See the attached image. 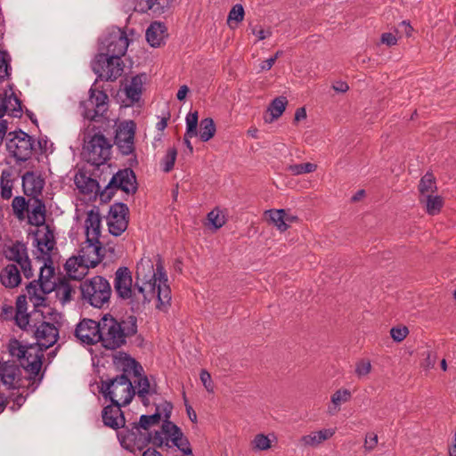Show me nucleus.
Wrapping results in <instances>:
<instances>
[{
	"label": "nucleus",
	"instance_id": "0eeeda50",
	"mask_svg": "<svg viewBox=\"0 0 456 456\" xmlns=\"http://www.w3.org/2000/svg\"><path fill=\"white\" fill-rule=\"evenodd\" d=\"M117 190L127 194H134L137 191L136 176L131 168L119 170L111 177L101 192V201H110Z\"/></svg>",
	"mask_w": 456,
	"mask_h": 456
},
{
	"label": "nucleus",
	"instance_id": "6ab92c4d",
	"mask_svg": "<svg viewBox=\"0 0 456 456\" xmlns=\"http://www.w3.org/2000/svg\"><path fill=\"white\" fill-rule=\"evenodd\" d=\"M79 256H81L80 261L87 264V267H95L103 258L102 254V242L101 240L87 241L86 240L85 244L82 246Z\"/></svg>",
	"mask_w": 456,
	"mask_h": 456
},
{
	"label": "nucleus",
	"instance_id": "a19ab883",
	"mask_svg": "<svg viewBox=\"0 0 456 456\" xmlns=\"http://www.w3.org/2000/svg\"><path fill=\"white\" fill-rule=\"evenodd\" d=\"M437 186L434 175L432 173H426L419 183V198L426 197L428 194H433L436 191Z\"/></svg>",
	"mask_w": 456,
	"mask_h": 456
},
{
	"label": "nucleus",
	"instance_id": "5fc2aeb1",
	"mask_svg": "<svg viewBox=\"0 0 456 456\" xmlns=\"http://www.w3.org/2000/svg\"><path fill=\"white\" fill-rule=\"evenodd\" d=\"M252 444L254 445V449L259 451H265L271 447L270 439L263 434L256 435L252 441Z\"/></svg>",
	"mask_w": 456,
	"mask_h": 456
},
{
	"label": "nucleus",
	"instance_id": "ddd939ff",
	"mask_svg": "<svg viewBox=\"0 0 456 456\" xmlns=\"http://www.w3.org/2000/svg\"><path fill=\"white\" fill-rule=\"evenodd\" d=\"M135 128V123L133 120H128L121 122L116 130L115 144L124 156L134 152Z\"/></svg>",
	"mask_w": 456,
	"mask_h": 456
},
{
	"label": "nucleus",
	"instance_id": "4d7b16f0",
	"mask_svg": "<svg viewBox=\"0 0 456 456\" xmlns=\"http://www.w3.org/2000/svg\"><path fill=\"white\" fill-rule=\"evenodd\" d=\"M371 370L370 361L362 359L356 362L355 373L359 378L367 376Z\"/></svg>",
	"mask_w": 456,
	"mask_h": 456
},
{
	"label": "nucleus",
	"instance_id": "052dcab7",
	"mask_svg": "<svg viewBox=\"0 0 456 456\" xmlns=\"http://www.w3.org/2000/svg\"><path fill=\"white\" fill-rule=\"evenodd\" d=\"M409 330L405 326L403 327H394L390 330V335L392 338L396 342L403 341L406 336L408 335Z\"/></svg>",
	"mask_w": 456,
	"mask_h": 456
},
{
	"label": "nucleus",
	"instance_id": "b1692460",
	"mask_svg": "<svg viewBox=\"0 0 456 456\" xmlns=\"http://www.w3.org/2000/svg\"><path fill=\"white\" fill-rule=\"evenodd\" d=\"M45 232L43 237L35 239L37 251L40 252L42 257H46L52 263L51 251L53 249L56 242L54 239V229L49 224L45 225Z\"/></svg>",
	"mask_w": 456,
	"mask_h": 456
},
{
	"label": "nucleus",
	"instance_id": "bf43d9fd",
	"mask_svg": "<svg viewBox=\"0 0 456 456\" xmlns=\"http://www.w3.org/2000/svg\"><path fill=\"white\" fill-rule=\"evenodd\" d=\"M244 19V9L241 4H235L229 12L228 20L240 22Z\"/></svg>",
	"mask_w": 456,
	"mask_h": 456
},
{
	"label": "nucleus",
	"instance_id": "4be33fe9",
	"mask_svg": "<svg viewBox=\"0 0 456 456\" xmlns=\"http://www.w3.org/2000/svg\"><path fill=\"white\" fill-rule=\"evenodd\" d=\"M22 189L27 196L33 199L42 194L45 180L41 175H37L33 171H28L22 175Z\"/></svg>",
	"mask_w": 456,
	"mask_h": 456
},
{
	"label": "nucleus",
	"instance_id": "f257e3e1",
	"mask_svg": "<svg viewBox=\"0 0 456 456\" xmlns=\"http://www.w3.org/2000/svg\"><path fill=\"white\" fill-rule=\"evenodd\" d=\"M138 331L137 318L128 315L121 319L107 314L102 317L100 342L108 350H117L126 345L127 338Z\"/></svg>",
	"mask_w": 456,
	"mask_h": 456
},
{
	"label": "nucleus",
	"instance_id": "9d476101",
	"mask_svg": "<svg viewBox=\"0 0 456 456\" xmlns=\"http://www.w3.org/2000/svg\"><path fill=\"white\" fill-rule=\"evenodd\" d=\"M6 150L17 164L28 160L33 153L34 140L26 132L19 129L8 133Z\"/></svg>",
	"mask_w": 456,
	"mask_h": 456
},
{
	"label": "nucleus",
	"instance_id": "7ed1b4c3",
	"mask_svg": "<svg viewBox=\"0 0 456 456\" xmlns=\"http://www.w3.org/2000/svg\"><path fill=\"white\" fill-rule=\"evenodd\" d=\"M37 261L43 262L40 266V273L37 280L30 281L26 286L27 294L35 306L43 305L45 301V295L53 291L56 279L53 262L50 263L46 257L37 256Z\"/></svg>",
	"mask_w": 456,
	"mask_h": 456
},
{
	"label": "nucleus",
	"instance_id": "473e14b6",
	"mask_svg": "<svg viewBox=\"0 0 456 456\" xmlns=\"http://www.w3.org/2000/svg\"><path fill=\"white\" fill-rule=\"evenodd\" d=\"M134 377L137 378V380H134V388H137L135 394H137V395L141 398L142 403L147 405L149 401L148 395L157 393L156 385L151 386L149 379L147 376L143 375V372L141 373L140 376Z\"/></svg>",
	"mask_w": 456,
	"mask_h": 456
},
{
	"label": "nucleus",
	"instance_id": "864d4df0",
	"mask_svg": "<svg viewBox=\"0 0 456 456\" xmlns=\"http://www.w3.org/2000/svg\"><path fill=\"white\" fill-rule=\"evenodd\" d=\"M177 156V151L175 148H169L167 151L166 156L163 159V171L166 173L170 172L175 166V162Z\"/></svg>",
	"mask_w": 456,
	"mask_h": 456
},
{
	"label": "nucleus",
	"instance_id": "4c0bfd02",
	"mask_svg": "<svg viewBox=\"0 0 456 456\" xmlns=\"http://www.w3.org/2000/svg\"><path fill=\"white\" fill-rule=\"evenodd\" d=\"M145 74L136 75L132 77V80L128 86H126V95L131 101L132 103L139 102L142 91V78Z\"/></svg>",
	"mask_w": 456,
	"mask_h": 456
},
{
	"label": "nucleus",
	"instance_id": "20e7f679",
	"mask_svg": "<svg viewBox=\"0 0 456 456\" xmlns=\"http://www.w3.org/2000/svg\"><path fill=\"white\" fill-rule=\"evenodd\" d=\"M100 393L112 403L126 406L132 402L135 388L130 379L126 374H121L113 379L102 380Z\"/></svg>",
	"mask_w": 456,
	"mask_h": 456
},
{
	"label": "nucleus",
	"instance_id": "cd10ccee",
	"mask_svg": "<svg viewBox=\"0 0 456 456\" xmlns=\"http://www.w3.org/2000/svg\"><path fill=\"white\" fill-rule=\"evenodd\" d=\"M46 208L43 200L33 199L31 209L28 211V223L34 226H45Z\"/></svg>",
	"mask_w": 456,
	"mask_h": 456
},
{
	"label": "nucleus",
	"instance_id": "e2e57ef3",
	"mask_svg": "<svg viewBox=\"0 0 456 456\" xmlns=\"http://www.w3.org/2000/svg\"><path fill=\"white\" fill-rule=\"evenodd\" d=\"M19 265L20 266L25 278L30 279L34 276L31 262L28 256H26V258H23V261L21 264H19Z\"/></svg>",
	"mask_w": 456,
	"mask_h": 456
},
{
	"label": "nucleus",
	"instance_id": "6e6552de",
	"mask_svg": "<svg viewBox=\"0 0 456 456\" xmlns=\"http://www.w3.org/2000/svg\"><path fill=\"white\" fill-rule=\"evenodd\" d=\"M114 290L118 297L123 300H130L132 310L138 308L142 304V294L133 286L132 273L126 266H120L115 272Z\"/></svg>",
	"mask_w": 456,
	"mask_h": 456
},
{
	"label": "nucleus",
	"instance_id": "7c9ffc66",
	"mask_svg": "<svg viewBox=\"0 0 456 456\" xmlns=\"http://www.w3.org/2000/svg\"><path fill=\"white\" fill-rule=\"evenodd\" d=\"M81 256H73L67 260L65 270L69 278L73 280H81L87 273V264L80 261Z\"/></svg>",
	"mask_w": 456,
	"mask_h": 456
},
{
	"label": "nucleus",
	"instance_id": "bb28decb",
	"mask_svg": "<svg viewBox=\"0 0 456 456\" xmlns=\"http://www.w3.org/2000/svg\"><path fill=\"white\" fill-rule=\"evenodd\" d=\"M134 11L144 13L151 11L155 14L164 13L171 5L172 0H135Z\"/></svg>",
	"mask_w": 456,
	"mask_h": 456
},
{
	"label": "nucleus",
	"instance_id": "f8f14e48",
	"mask_svg": "<svg viewBox=\"0 0 456 456\" xmlns=\"http://www.w3.org/2000/svg\"><path fill=\"white\" fill-rule=\"evenodd\" d=\"M111 147L112 145L103 134H95L86 142L83 155L88 163L99 167L110 159Z\"/></svg>",
	"mask_w": 456,
	"mask_h": 456
},
{
	"label": "nucleus",
	"instance_id": "de8ad7c7",
	"mask_svg": "<svg viewBox=\"0 0 456 456\" xmlns=\"http://www.w3.org/2000/svg\"><path fill=\"white\" fill-rule=\"evenodd\" d=\"M11 56L6 51L0 50V81H4L11 77Z\"/></svg>",
	"mask_w": 456,
	"mask_h": 456
},
{
	"label": "nucleus",
	"instance_id": "8fccbe9b",
	"mask_svg": "<svg viewBox=\"0 0 456 456\" xmlns=\"http://www.w3.org/2000/svg\"><path fill=\"white\" fill-rule=\"evenodd\" d=\"M27 347V346L21 345V343L15 338L11 339L8 344V350L10 354L13 357H17L20 362L24 357Z\"/></svg>",
	"mask_w": 456,
	"mask_h": 456
},
{
	"label": "nucleus",
	"instance_id": "393cba45",
	"mask_svg": "<svg viewBox=\"0 0 456 456\" xmlns=\"http://www.w3.org/2000/svg\"><path fill=\"white\" fill-rule=\"evenodd\" d=\"M102 217L98 210H90L85 221L87 241L100 240Z\"/></svg>",
	"mask_w": 456,
	"mask_h": 456
},
{
	"label": "nucleus",
	"instance_id": "680f3d73",
	"mask_svg": "<svg viewBox=\"0 0 456 456\" xmlns=\"http://www.w3.org/2000/svg\"><path fill=\"white\" fill-rule=\"evenodd\" d=\"M19 265L20 266L25 278L30 279L34 276L31 262L28 256H26V258H23V261L21 264H19Z\"/></svg>",
	"mask_w": 456,
	"mask_h": 456
},
{
	"label": "nucleus",
	"instance_id": "39448f33",
	"mask_svg": "<svg viewBox=\"0 0 456 456\" xmlns=\"http://www.w3.org/2000/svg\"><path fill=\"white\" fill-rule=\"evenodd\" d=\"M82 299L95 308H102L110 303L112 293L108 280L102 276H94L82 281L79 286Z\"/></svg>",
	"mask_w": 456,
	"mask_h": 456
},
{
	"label": "nucleus",
	"instance_id": "338daca9",
	"mask_svg": "<svg viewBox=\"0 0 456 456\" xmlns=\"http://www.w3.org/2000/svg\"><path fill=\"white\" fill-rule=\"evenodd\" d=\"M397 37L390 32L383 33L380 37V42L387 46H393L397 44Z\"/></svg>",
	"mask_w": 456,
	"mask_h": 456
},
{
	"label": "nucleus",
	"instance_id": "37998d69",
	"mask_svg": "<svg viewBox=\"0 0 456 456\" xmlns=\"http://www.w3.org/2000/svg\"><path fill=\"white\" fill-rule=\"evenodd\" d=\"M265 215L269 216L280 232H285L289 227V224L285 222V209H270L265 212Z\"/></svg>",
	"mask_w": 456,
	"mask_h": 456
},
{
	"label": "nucleus",
	"instance_id": "c756f323",
	"mask_svg": "<svg viewBox=\"0 0 456 456\" xmlns=\"http://www.w3.org/2000/svg\"><path fill=\"white\" fill-rule=\"evenodd\" d=\"M167 36V27L162 22H152L146 30V40L152 47H159Z\"/></svg>",
	"mask_w": 456,
	"mask_h": 456
},
{
	"label": "nucleus",
	"instance_id": "c03bdc74",
	"mask_svg": "<svg viewBox=\"0 0 456 456\" xmlns=\"http://www.w3.org/2000/svg\"><path fill=\"white\" fill-rule=\"evenodd\" d=\"M160 419L161 412L159 411V406H158L155 413L151 415H141L139 421L136 423L142 430L149 432V429L151 427L158 425Z\"/></svg>",
	"mask_w": 456,
	"mask_h": 456
},
{
	"label": "nucleus",
	"instance_id": "dca6fc26",
	"mask_svg": "<svg viewBox=\"0 0 456 456\" xmlns=\"http://www.w3.org/2000/svg\"><path fill=\"white\" fill-rule=\"evenodd\" d=\"M102 45L107 50L105 53L122 57L126 53L129 40L126 31L119 28H113L104 38Z\"/></svg>",
	"mask_w": 456,
	"mask_h": 456
},
{
	"label": "nucleus",
	"instance_id": "c9c22d12",
	"mask_svg": "<svg viewBox=\"0 0 456 456\" xmlns=\"http://www.w3.org/2000/svg\"><path fill=\"white\" fill-rule=\"evenodd\" d=\"M334 434L335 431L330 428L322 429L318 432H312L309 435L303 436L300 438V443L304 446L315 447L330 438Z\"/></svg>",
	"mask_w": 456,
	"mask_h": 456
},
{
	"label": "nucleus",
	"instance_id": "09e8293b",
	"mask_svg": "<svg viewBox=\"0 0 456 456\" xmlns=\"http://www.w3.org/2000/svg\"><path fill=\"white\" fill-rule=\"evenodd\" d=\"M317 168V166L313 163H302V164H294L289 165L286 167V170L289 171L293 175H298L302 174H308L314 172Z\"/></svg>",
	"mask_w": 456,
	"mask_h": 456
},
{
	"label": "nucleus",
	"instance_id": "9b49d317",
	"mask_svg": "<svg viewBox=\"0 0 456 456\" xmlns=\"http://www.w3.org/2000/svg\"><path fill=\"white\" fill-rule=\"evenodd\" d=\"M92 69L98 75V78L115 81L123 73L124 62L119 56L100 53L92 62Z\"/></svg>",
	"mask_w": 456,
	"mask_h": 456
},
{
	"label": "nucleus",
	"instance_id": "774afa93",
	"mask_svg": "<svg viewBox=\"0 0 456 456\" xmlns=\"http://www.w3.org/2000/svg\"><path fill=\"white\" fill-rule=\"evenodd\" d=\"M200 378L205 388L208 391H213L211 376L206 370L200 371Z\"/></svg>",
	"mask_w": 456,
	"mask_h": 456
},
{
	"label": "nucleus",
	"instance_id": "49530a36",
	"mask_svg": "<svg viewBox=\"0 0 456 456\" xmlns=\"http://www.w3.org/2000/svg\"><path fill=\"white\" fill-rule=\"evenodd\" d=\"M14 216L19 220L25 219V213L28 211V201L22 196H16L12 202Z\"/></svg>",
	"mask_w": 456,
	"mask_h": 456
},
{
	"label": "nucleus",
	"instance_id": "e433bc0d",
	"mask_svg": "<svg viewBox=\"0 0 456 456\" xmlns=\"http://www.w3.org/2000/svg\"><path fill=\"white\" fill-rule=\"evenodd\" d=\"M58 281L53 291H55L57 298L64 305L72 299L75 289L66 278L58 279Z\"/></svg>",
	"mask_w": 456,
	"mask_h": 456
},
{
	"label": "nucleus",
	"instance_id": "2f4dec72",
	"mask_svg": "<svg viewBox=\"0 0 456 456\" xmlns=\"http://www.w3.org/2000/svg\"><path fill=\"white\" fill-rule=\"evenodd\" d=\"M8 104L12 106L10 109L12 116L20 117L22 111L21 102L14 93H12L9 96L5 94L4 97L0 94V118L7 112Z\"/></svg>",
	"mask_w": 456,
	"mask_h": 456
},
{
	"label": "nucleus",
	"instance_id": "2eb2a0df",
	"mask_svg": "<svg viewBox=\"0 0 456 456\" xmlns=\"http://www.w3.org/2000/svg\"><path fill=\"white\" fill-rule=\"evenodd\" d=\"M127 213L128 208L125 203L118 202L110 207L108 216V226L110 234L117 237L126 230L128 225Z\"/></svg>",
	"mask_w": 456,
	"mask_h": 456
},
{
	"label": "nucleus",
	"instance_id": "3c124183",
	"mask_svg": "<svg viewBox=\"0 0 456 456\" xmlns=\"http://www.w3.org/2000/svg\"><path fill=\"white\" fill-rule=\"evenodd\" d=\"M198 111L190 112L186 117V132L188 136H197Z\"/></svg>",
	"mask_w": 456,
	"mask_h": 456
},
{
	"label": "nucleus",
	"instance_id": "58836bf2",
	"mask_svg": "<svg viewBox=\"0 0 456 456\" xmlns=\"http://www.w3.org/2000/svg\"><path fill=\"white\" fill-rule=\"evenodd\" d=\"M352 394L348 389H338L331 396V403L332 405L329 406L328 411L330 414L334 415L339 410V406L342 403H347L351 400Z\"/></svg>",
	"mask_w": 456,
	"mask_h": 456
},
{
	"label": "nucleus",
	"instance_id": "72a5a7b5",
	"mask_svg": "<svg viewBox=\"0 0 456 456\" xmlns=\"http://www.w3.org/2000/svg\"><path fill=\"white\" fill-rule=\"evenodd\" d=\"M4 254L6 259L19 265L21 264L23 258L28 256V248L25 243L17 240L12 245L6 246Z\"/></svg>",
	"mask_w": 456,
	"mask_h": 456
},
{
	"label": "nucleus",
	"instance_id": "412c9836",
	"mask_svg": "<svg viewBox=\"0 0 456 456\" xmlns=\"http://www.w3.org/2000/svg\"><path fill=\"white\" fill-rule=\"evenodd\" d=\"M0 378L3 384L8 388L21 387V370L15 362H5L0 368Z\"/></svg>",
	"mask_w": 456,
	"mask_h": 456
},
{
	"label": "nucleus",
	"instance_id": "13d9d810",
	"mask_svg": "<svg viewBox=\"0 0 456 456\" xmlns=\"http://www.w3.org/2000/svg\"><path fill=\"white\" fill-rule=\"evenodd\" d=\"M155 447H162L166 445V436L163 431V424L161 425L160 430H156L154 434L151 433V443Z\"/></svg>",
	"mask_w": 456,
	"mask_h": 456
},
{
	"label": "nucleus",
	"instance_id": "f704fd0d",
	"mask_svg": "<svg viewBox=\"0 0 456 456\" xmlns=\"http://www.w3.org/2000/svg\"><path fill=\"white\" fill-rule=\"evenodd\" d=\"M167 276L166 275V279H163V281L160 279H158L156 282V290L155 295L157 294L159 304L157 308L162 311H166L167 307L170 305L171 301V289L169 286L167 284Z\"/></svg>",
	"mask_w": 456,
	"mask_h": 456
},
{
	"label": "nucleus",
	"instance_id": "4468645a",
	"mask_svg": "<svg viewBox=\"0 0 456 456\" xmlns=\"http://www.w3.org/2000/svg\"><path fill=\"white\" fill-rule=\"evenodd\" d=\"M163 431L166 436V446H175L184 455L193 456L191 444L182 429L172 421H163Z\"/></svg>",
	"mask_w": 456,
	"mask_h": 456
},
{
	"label": "nucleus",
	"instance_id": "f03ea898",
	"mask_svg": "<svg viewBox=\"0 0 456 456\" xmlns=\"http://www.w3.org/2000/svg\"><path fill=\"white\" fill-rule=\"evenodd\" d=\"M158 279H160L162 281L163 279H166V271L160 256H158L155 267L150 259H142L137 264L135 272V289L142 294V305L151 302L154 297Z\"/></svg>",
	"mask_w": 456,
	"mask_h": 456
},
{
	"label": "nucleus",
	"instance_id": "0e129e2a",
	"mask_svg": "<svg viewBox=\"0 0 456 456\" xmlns=\"http://www.w3.org/2000/svg\"><path fill=\"white\" fill-rule=\"evenodd\" d=\"M15 322L20 328L25 330L28 325L29 315L27 313H18L15 314Z\"/></svg>",
	"mask_w": 456,
	"mask_h": 456
},
{
	"label": "nucleus",
	"instance_id": "aec40b11",
	"mask_svg": "<svg viewBox=\"0 0 456 456\" xmlns=\"http://www.w3.org/2000/svg\"><path fill=\"white\" fill-rule=\"evenodd\" d=\"M118 403H110L102 411V419L104 426L114 430H118L126 424V418Z\"/></svg>",
	"mask_w": 456,
	"mask_h": 456
},
{
	"label": "nucleus",
	"instance_id": "69168bd1",
	"mask_svg": "<svg viewBox=\"0 0 456 456\" xmlns=\"http://www.w3.org/2000/svg\"><path fill=\"white\" fill-rule=\"evenodd\" d=\"M378 444V436L373 433H369L365 436L364 448L367 451L373 450Z\"/></svg>",
	"mask_w": 456,
	"mask_h": 456
},
{
	"label": "nucleus",
	"instance_id": "a18cd8bd",
	"mask_svg": "<svg viewBox=\"0 0 456 456\" xmlns=\"http://www.w3.org/2000/svg\"><path fill=\"white\" fill-rule=\"evenodd\" d=\"M216 133V126L211 118H203L200 124V137L202 142L209 141Z\"/></svg>",
	"mask_w": 456,
	"mask_h": 456
},
{
	"label": "nucleus",
	"instance_id": "c85d7f7f",
	"mask_svg": "<svg viewBox=\"0 0 456 456\" xmlns=\"http://www.w3.org/2000/svg\"><path fill=\"white\" fill-rule=\"evenodd\" d=\"M0 281L9 289L18 287L21 282V276L16 265L9 264L0 272Z\"/></svg>",
	"mask_w": 456,
	"mask_h": 456
},
{
	"label": "nucleus",
	"instance_id": "5701e85b",
	"mask_svg": "<svg viewBox=\"0 0 456 456\" xmlns=\"http://www.w3.org/2000/svg\"><path fill=\"white\" fill-rule=\"evenodd\" d=\"M114 364L120 368L123 371L122 374H126L128 377V374H133L134 376H140L141 373L143 372V369L142 365L134 358H132L128 354L124 352H119L113 358Z\"/></svg>",
	"mask_w": 456,
	"mask_h": 456
},
{
	"label": "nucleus",
	"instance_id": "1a4fd4ad",
	"mask_svg": "<svg viewBox=\"0 0 456 456\" xmlns=\"http://www.w3.org/2000/svg\"><path fill=\"white\" fill-rule=\"evenodd\" d=\"M97 82L98 79L89 89L88 100L81 102L84 118L91 121H99L109 108V96L104 90L97 87Z\"/></svg>",
	"mask_w": 456,
	"mask_h": 456
},
{
	"label": "nucleus",
	"instance_id": "f3484780",
	"mask_svg": "<svg viewBox=\"0 0 456 456\" xmlns=\"http://www.w3.org/2000/svg\"><path fill=\"white\" fill-rule=\"evenodd\" d=\"M102 319L99 322L84 319L75 330L76 338L86 345H94L100 342Z\"/></svg>",
	"mask_w": 456,
	"mask_h": 456
},
{
	"label": "nucleus",
	"instance_id": "a878e982",
	"mask_svg": "<svg viewBox=\"0 0 456 456\" xmlns=\"http://www.w3.org/2000/svg\"><path fill=\"white\" fill-rule=\"evenodd\" d=\"M34 333L37 340L44 341L42 345L45 348L53 346L57 341L59 335L57 328L47 322H42L41 324L37 327Z\"/></svg>",
	"mask_w": 456,
	"mask_h": 456
},
{
	"label": "nucleus",
	"instance_id": "603ef678",
	"mask_svg": "<svg viewBox=\"0 0 456 456\" xmlns=\"http://www.w3.org/2000/svg\"><path fill=\"white\" fill-rule=\"evenodd\" d=\"M77 187L83 191V192H86V193H93V192H95V193H100L102 191L103 189H102V186L100 185V183L97 182V180L95 179H93V178H86L85 180V184L84 185H80L77 183Z\"/></svg>",
	"mask_w": 456,
	"mask_h": 456
},
{
	"label": "nucleus",
	"instance_id": "ea45409f",
	"mask_svg": "<svg viewBox=\"0 0 456 456\" xmlns=\"http://www.w3.org/2000/svg\"><path fill=\"white\" fill-rule=\"evenodd\" d=\"M419 200L421 204L425 205L427 213L431 216L438 214L444 205L443 198L438 195L428 194Z\"/></svg>",
	"mask_w": 456,
	"mask_h": 456
},
{
	"label": "nucleus",
	"instance_id": "6e6d98bb",
	"mask_svg": "<svg viewBox=\"0 0 456 456\" xmlns=\"http://www.w3.org/2000/svg\"><path fill=\"white\" fill-rule=\"evenodd\" d=\"M208 220L216 229L221 228L225 223L224 216L217 209H214L208 214Z\"/></svg>",
	"mask_w": 456,
	"mask_h": 456
},
{
	"label": "nucleus",
	"instance_id": "423d86ee",
	"mask_svg": "<svg viewBox=\"0 0 456 456\" xmlns=\"http://www.w3.org/2000/svg\"><path fill=\"white\" fill-rule=\"evenodd\" d=\"M117 433L120 445L133 453L144 450L151 443V433L142 430L136 422L125 424Z\"/></svg>",
	"mask_w": 456,
	"mask_h": 456
},
{
	"label": "nucleus",
	"instance_id": "a211bd4d",
	"mask_svg": "<svg viewBox=\"0 0 456 456\" xmlns=\"http://www.w3.org/2000/svg\"><path fill=\"white\" fill-rule=\"evenodd\" d=\"M43 357V352L37 345H30L27 347L26 354L20 361V366L30 374V379L38 375Z\"/></svg>",
	"mask_w": 456,
	"mask_h": 456
},
{
	"label": "nucleus",
	"instance_id": "79ce46f5",
	"mask_svg": "<svg viewBox=\"0 0 456 456\" xmlns=\"http://www.w3.org/2000/svg\"><path fill=\"white\" fill-rule=\"evenodd\" d=\"M287 103L288 101L285 96H279L273 100L267 110L270 112L271 118L269 119L265 118V121L273 122L280 118L285 110Z\"/></svg>",
	"mask_w": 456,
	"mask_h": 456
}]
</instances>
